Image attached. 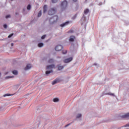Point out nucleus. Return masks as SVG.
<instances>
[{
    "label": "nucleus",
    "instance_id": "7",
    "mask_svg": "<svg viewBox=\"0 0 129 129\" xmlns=\"http://www.w3.org/2000/svg\"><path fill=\"white\" fill-rule=\"evenodd\" d=\"M53 68H55V64H50L47 66L46 69L49 70V69H53Z\"/></svg>",
    "mask_w": 129,
    "mask_h": 129
},
{
    "label": "nucleus",
    "instance_id": "20",
    "mask_svg": "<svg viewBox=\"0 0 129 129\" xmlns=\"http://www.w3.org/2000/svg\"><path fill=\"white\" fill-rule=\"evenodd\" d=\"M42 16V11H40L38 13V17H41Z\"/></svg>",
    "mask_w": 129,
    "mask_h": 129
},
{
    "label": "nucleus",
    "instance_id": "9",
    "mask_svg": "<svg viewBox=\"0 0 129 129\" xmlns=\"http://www.w3.org/2000/svg\"><path fill=\"white\" fill-rule=\"evenodd\" d=\"M74 40H75V36H71L70 37V39H69L70 42H74Z\"/></svg>",
    "mask_w": 129,
    "mask_h": 129
},
{
    "label": "nucleus",
    "instance_id": "10",
    "mask_svg": "<svg viewBox=\"0 0 129 129\" xmlns=\"http://www.w3.org/2000/svg\"><path fill=\"white\" fill-rule=\"evenodd\" d=\"M122 118H129V113L125 114L124 115L122 116Z\"/></svg>",
    "mask_w": 129,
    "mask_h": 129
},
{
    "label": "nucleus",
    "instance_id": "17",
    "mask_svg": "<svg viewBox=\"0 0 129 129\" xmlns=\"http://www.w3.org/2000/svg\"><path fill=\"white\" fill-rule=\"evenodd\" d=\"M12 73L14 74V75H18V71L16 70L12 71Z\"/></svg>",
    "mask_w": 129,
    "mask_h": 129
},
{
    "label": "nucleus",
    "instance_id": "21",
    "mask_svg": "<svg viewBox=\"0 0 129 129\" xmlns=\"http://www.w3.org/2000/svg\"><path fill=\"white\" fill-rule=\"evenodd\" d=\"M51 2L53 4H56L58 2V0H51Z\"/></svg>",
    "mask_w": 129,
    "mask_h": 129
},
{
    "label": "nucleus",
    "instance_id": "8",
    "mask_svg": "<svg viewBox=\"0 0 129 129\" xmlns=\"http://www.w3.org/2000/svg\"><path fill=\"white\" fill-rule=\"evenodd\" d=\"M31 68H32V64H28L26 66L25 70H29V69H31Z\"/></svg>",
    "mask_w": 129,
    "mask_h": 129
},
{
    "label": "nucleus",
    "instance_id": "36",
    "mask_svg": "<svg viewBox=\"0 0 129 129\" xmlns=\"http://www.w3.org/2000/svg\"><path fill=\"white\" fill-rule=\"evenodd\" d=\"M70 33H72V32L71 31H70Z\"/></svg>",
    "mask_w": 129,
    "mask_h": 129
},
{
    "label": "nucleus",
    "instance_id": "25",
    "mask_svg": "<svg viewBox=\"0 0 129 129\" xmlns=\"http://www.w3.org/2000/svg\"><path fill=\"white\" fill-rule=\"evenodd\" d=\"M13 36H14V34L12 33L11 34L8 36V38H11V37H13Z\"/></svg>",
    "mask_w": 129,
    "mask_h": 129
},
{
    "label": "nucleus",
    "instance_id": "1",
    "mask_svg": "<svg viewBox=\"0 0 129 129\" xmlns=\"http://www.w3.org/2000/svg\"><path fill=\"white\" fill-rule=\"evenodd\" d=\"M56 13H57V9L55 7L50 8L48 11V15H49V16H53V15H55Z\"/></svg>",
    "mask_w": 129,
    "mask_h": 129
},
{
    "label": "nucleus",
    "instance_id": "3",
    "mask_svg": "<svg viewBox=\"0 0 129 129\" xmlns=\"http://www.w3.org/2000/svg\"><path fill=\"white\" fill-rule=\"evenodd\" d=\"M67 6H68V2L66 1V0H64L62 2H61L60 4V7L62 10H64V9H66L67 8Z\"/></svg>",
    "mask_w": 129,
    "mask_h": 129
},
{
    "label": "nucleus",
    "instance_id": "38",
    "mask_svg": "<svg viewBox=\"0 0 129 129\" xmlns=\"http://www.w3.org/2000/svg\"><path fill=\"white\" fill-rule=\"evenodd\" d=\"M0 75H1V73H0Z\"/></svg>",
    "mask_w": 129,
    "mask_h": 129
},
{
    "label": "nucleus",
    "instance_id": "18",
    "mask_svg": "<svg viewBox=\"0 0 129 129\" xmlns=\"http://www.w3.org/2000/svg\"><path fill=\"white\" fill-rule=\"evenodd\" d=\"M59 101V99L55 98L53 99V102H58Z\"/></svg>",
    "mask_w": 129,
    "mask_h": 129
},
{
    "label": "nucleus",
    "instance_id": "37",
    "mask_svg": "<svg viewBox=\"0 0 129 129\" xmlns=\"http://www.w3.org/2000/svg\"><path fill=\"white\" fill-rule=\"evenodd\" d=\"M11 1H14V0H11Z\"/></svg>",
    "mask_w": 129,
    "mask_h": 129
},
{
    "label": "nucleus",
    "instance_id": "5",
    "mask_svg": "<svg viewBox=\"0 0 129 129\" xmlns=\"http://www.w3.org/2000/svg\"><path fill=\"white\" fill-rule=\"evenodd\" d=\"M73 60V57H70L69 58H67L63 60L64 63H69V62H71Z\"/></svg>",
    "mask_w": 129,
    "mask_h": 129
},
{
    "label": "nucleus",
    "instance_id": "33",
    "mask_svg": "<svg viewBox=\"0 0 129 129\" xmlns=\"http://www.w3.org/2000/svg\"><path fill=\"white\" fill-rule=\"evenodd\" d=\"M14 77H7V78H13Z\"/></svg>",
    "mask_w": 129,
    "mask_h": 129
},
{
    "label": "nucleus",
    "instance_id": "13",
    "mask_svg": "<svg viewBox=\"0 0 129 129\" xmlns=\"http://www.w3.org/2000/svg\"><path fill=\"white\" fill-rule=\"evenodd\" d=\"M47 12V5H44L43 7V13L45 14Z\"/></svg>",
    "mask_w": 129,
    "mask_h": 129
},
{
    "label": "nucleus",
    "instance_id": "24",
    "mask_svg": "<svg viewBox=\"0 0 129 129\" xmlns=\"http://www.w3.org/2000/svg\"><path fill=\"white\" fill-rule=\"evenodd\" d=\"M62 54H67V50H63Z\"/></svg>",
    "mask_w": 129,
    "mask_h": 129
},
{
    "label": "nucleus",
    "instance_id": "15",
    "mask_svg": "<svg viewBox=\"0 0 129 129\" xmlns=\"http://www.w3.org/2000/svg\"><path fill=\"white\" fill-rule=\"evenodd\" d=\"M53 73V71H46V72H45V74L46 75H48V74H50V73Z\"/></svg>",
    "mask_w": 129,
    "mask_h": 129
},
{
    "label": "nucleus",
    "instance_id": "26",
    "mask_svg": "<svg viewBox=\"0 0 129 129\" xmlns=\"http://www.w3.org/2000/svg\"><path fill=\"white\" fill-rule=\"evenodd\" d=\"M107 94H108V95H112V96H114V94H112L111 93H108Z\"/></svg>",
    "mask_w": 129,
    "mask_h": 129
},
{
    "label": "nucleus",
    "instance_id": "22",
    "mask_svg": "<svg viewBox=\"0 0 129 129\" xmlns=\"http://www.w3.org/2000/svg\"><path fill=\"white\" fill-rule=\"evenodd\" d=\"M27 10H31V5H28V6H27Z\"/></svg>",
    "mask_w": 129,
    "mask_h": 129
},
{
    "label": "nucleus",
    "instance_id": "6",
    "mask_svg": "<svg viewBox=\"0 0 129 129\" xmlns=\"http://www.w3.org/2000/svg\"><path fill=\"white\" fill-rule=\"evenodd\" d=\"M59 82H60V79L56 78L52 82V85H55V84H56Z\"/></svg>",
    "mask_w": 129,
    "mask_h": 129
},
{
    "label": "nucleus",
    "instance_id": "19",
    "mask_svg": "<svg viewBox=\"0 0 129 129\" xmlns=\"http://www.w3.org/2000/svg\"><path fill=\"white\" fill-rule=\"evenodd\" d=\"M54 62V59H50L49 60H48V63H53Z\"/></svg>",
    "mask_w": 129,
    "mask_h": 129
},
{
    "label": "nucleus",
    "instance_id": "34",
    "mask_svg": "<svg viewBox=\"0 0 129 129\" xmlns=\"http://www.w3.org/2000/svg\"><path fill=\"white\" fill-rule=\"evenodd\" d=\"M14 46V43H11V46L13 47Z\"/></svg>",
    "mask_w": 129,
    "mask_h": 129
},
{
    "label": "nucleus",
    "instance_id": "35",
    "mask_svg": "<svg viewBox=\"0 0 129 129\" xmlns=\"http://www.w3.org/2000/svg\"><path fill=\"white\" fill-rule=\"evenodd\" d=\"M69 124H69L66 125V127H67V126H68V125H69Z\"/></svg>",
    "mask_w": 129,
    "mask_h": 129
},
{
    "label": "nucleus",
    "instance_id": "30",
    "mask_svg": "<svg viewBox=\"0 0 129 129\" xmlns=\"http://www.w3.org/2000/svg\"><path fill=\"white\" fill-rule=\"evenodd\" d=\"M126 126H129V124H126V125L122 126V127H126Z\"/></svg>",
    "mask_w": 129,
    "mask_h": 129
},
{
    "label": "nucleus",
    "instance_id": "23",
    "mask_svg": "<svg viewBox=\"0 0 129 129\" xmlns=\"http://www.w3.org/2000/svg\"><path fill=\"white\" fill-rule=\"evenodd\" d=\"M81 116H82L81 114H79L77 115V118H79L81 117Z\"/></svg>",
    "mask_w": 129,
    "mask_h": 129
},
{
    "label": "nucleus",
    "instance_id": "4",
    "mask_svg": "<svg viewBox=\"0 0 129 129\" xmlns=\"http://www.w3.org/2000/svg\"><path fill=\"white\" fill-rule=\"evenodd\" d=\"M62 49H63V46L61 45H58L55 48V51H61V50H62Z\"/></svg>",
    "mask_w": 129,
    "mask_h": 129
},
{
    "label": "nucleus",
    "instance_id": "2",
    "mask_svg": "<svg viewBox=\"0 0 129 129\" xmlns=\"http://www.w3.org/2000/svg\"><path fill=\"white\" fill-rule=\"evenodd\" d=\"M57 21H58V16L56 15L49 19V24H50V25H53V24L57 23Z\"/></svg>",
    "mask_w": 129,
    "mask_h": 129
},
{
    "label": "nucleus",
    "instance_id": "29",
    "mask_svg": "<svg viewBox=\"0 0 129 129\" xmlns=\"http://www.w3.org/2000/svg\"><path fill=\"white\" fill-rule=\"evenodd\" d=\"M45 38H46V35H44L41 37V39H44Z\"/></svg>",
    "mask_w": 129,
    "mask_h": 129
},
{
    "label": "nucleus",
    "instance_id": "28",
    "mask_svg": "<svg viewBox=\"0 0 129 129\" xmlns=\"http://www.w3.org/2000/svg\"><path fill=\"white\" fill-rule=\"evenodd\" d=\"M4 29H7V28H8V25H7V24H4Z\"/></svg>",
    "mask_w": 129,
    "mask_h": 129
},
{
    "label": "nucleus",
    "instance_id": "16",
    "mask_svg": "<svg viewBox=\"0 0 129 129\" xmlns=\"http://www.w3.org/2000/svg\"><path fill=\"white\" fill-rule=\"evenodd\" d=\"M38 46L39 48H41V47H43V46H44V44H43V43H40L38 44Z\"/></svg>",
    "mask_w": 129,
    "mask_h": 129
},
{
    "label": "nucleus",
    "instance_id": "27",
    "mask_svg": "<svg viewBox=\"0 0 129 129\" xmlns=\"http://www.w3.org/2000/svg\"><path fill=\"white\" fill-rule=\"evenodd\" d=\"M11 95L10 94H6L4 95V97H6V96H10Z\"/></svg>",
    "mask_w": 129,
    "mask_h": 129
},
{
    "label": "nucleus",
    "instance_id": "31",
    "mask_svg": "<svg viewBox=\"0 0 129 129\" xmlns=\"http://www.w3.org/2000/svg\"><path fill=\"white\" fill-rule=\"evenodd\" d=\"M9 18H11V16H10V15H7V16H6V19H9Z\"/></svg>",
    "mask_w": 129,
    "mask_h": 129
},
{
    "label": "nucleus",
    "instance_id": "14",
    "mask_svg": "<svg viewBox=\"0 0 129 129\" xmlns=\"http://www.w3.org/2000/svg\"><path fill=\"white\" fill-rule=\"evenodd\" d=\"M89 13V9H86L84 10V14L85 15H87Z\"/></svg>",
    "mask_w": 129,
    "mask_h": 129
},
{
    "label": "nucleus",
    "instance_id": "12",
    "mask_svg": "<svg viewBox=\"0 0 129 129\" xmlns=\"http://www.w3.org/2000/svg\"><path fill=\"white\" fill-rule=\"evenodd\" d=\"M57 67L58 68V70H62V69H64V66H63L57 65Z\"/></svg>",
    "mask_w": 129,
    "mask_h": 129
},
{
    "label": "nucleus",
    "instance_id": "32",
    "mask_svg": "<svg viewBox=\"0 0 129 129\" xmlns=\"http://www.w3.org/2000/svg\"><path fill=\"white\" fill-rule=\"evenodd\" d=\"M73 2H74V3H77V0H73Z\"/></svg>",
    "mask_w": 129,
    "mask_h": 129
},
{
    "label": "nucleus",
    "instance_id": "11",
    "mask_svg": "<svg viewBox=\"0 0 129 129\" xmlns=\"http://www.w3.org/2000/svg\"><path fill=\"white\" fill-rule=\"evenodd\" d=\"M68 24H69V21H67V22H65L64 23L61 24L60 27L63 28V27H65V26H67V25H68Z\"/></svg>",
    "mask_w": 129,
    "mask_h": 129
}]
</instances>
